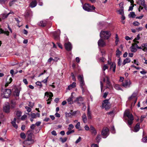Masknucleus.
<instances>
[{"instance_id": "obj_20", "label": "nucleus", "mask_w": 147, "mask_h": 147, "mask_svg": "<svg viewBox=\"0 0 147 147\" xmlns=\"http://www.w3.org/2000/svg\"><path fill=\"white\" fill-rule=\"evenodd\" d=\"M136 44L137 43H135L134 44L132 45V46L130 47V49L131 51L133 52H135L137 51V46Z\"/></svg>"}, {"instance_id": "obj_4", "label": "nucleus", "mask_w": 147, "mask_h": 147, "mask_svg": "<svg viewBox=\"0 0 147 147\" xmlns=\"http://www.w3.org/2000/svg\"><path fill=\"white\" fill-rule=\"evenodd\" d=\"M102 106L106 110H108L110 108L109 99L104 100L102 103Z\"/></svg>"}, {"instance_id": "obj_51", "label": "nucleus", "mask_w": 147, "mask_h": 147, "mask_svg": "<svg viewBox=\"0 0 147 147\" xmlns=\"http://www.w3.org/2000/svg\"><path fill=\"white\" fill-rule=\"evenodd\" d=\"M80 123L79 122H78L77 123V124L75 125V127L77 129H79L80 127Z\"/></svg>"}, {"instance_id": "obj_10", "label": "nucleus", "mask_w": 147, "mask_h": 147, "mask_svg": "<svg viewBox=\"0 0 147 147\" xmlns=\"http://www.w3.org/2000/svg\"><path fill=\"white\" fill-rule=\"evenodd\" d=\"M109 129L107 128H106L102 131L101 134L103 138H106L108 135Z\"/></svg>"}, {"instance_id": "obj_44", "label": "nucleus", "mask_w": 147, "mask_h": 147, "mask_svg": "<svg viewBox=\"0 0 147 147\" xmlns=\"http://www.w3.org/2000/svg\"><path fill=\"white\" fill-rule=\"evenodd\" d=\"M78 113H80V112L78 111H74L73 112L71 113L72 116H75L76 115V114Z\"/></svg>"}, {"instance_id": "obj_43", "label": "nucleus", "mask_w": 147, "mask_h": 147, "mask_svg": "<svg viewBox=\"0 0 147 147\" xmlns=\"http://www.w3.org/2000/svg\"><path fill=\"white\" fill-rule=\"evenodd\" d=\"M16 115L18 117H20L22 115V112L20 111H17L16 112Z\"/></svg>"}, {"instance_id": "obj_5", "label": "nucleus", "mask_w": 147, "mask_h": 147, "mask_svg": "<svg viewBox=\"0 0 147 147\" xmlns=\"http://www.w3.org/2000/svg\"><path fill=\"white\" fill-rule=\"evenodd\" d=\"M110 35V33L107 31H101L100 34V37L105 39H108Z\"/></svg>"}, {"instance_id": "obj_17", "label": "nucleus", "mask_w": 147, "mask_h": 147, "mask_svg": "<svg viewBox=\"0 0 147 147\" xmlns=\"http://www.w3.org/2000/svg\"><path fill=\"white\" fill-rule=\"evenodd\" d=\"M90 130L92 135H95L97 133L96 130L92 125H91L90 126Z\"/></svg>"}, {"instance_id": "obj_19", "label": "nucleus", "mask_w": 147, "mask_h": 147, "mask_svg": "<svg viewBox=\"0 0 147 147\" xmlns=\"http://www.w3.org/2000/svg\"><path fill=\"white\" fill-rule=\"evenodd\" d=\"M140 124L139 123H137L134 127V129L133 131L136 132L138 131L140 129Z\"/></svg>"}, {"instance_id": "obj_55", "label": "nucleus", "mask_w": 147, "mask_h": 147, "mask_svg": "<svg viewBox=\"0 0 147 147\" xmlns=\"http://www.w3.org/2000/svg\"><path fill=\"white\" fill-rule=\"evenodd\" d=\"M31 116L32 118L33 119L36 118V115L35 114L33 113L31 114Z\"/></svg>"}, {"instance_id": "obj_57", "label": "nucleus", "mask_w": 147, "mask_h": 147, "mask_svg": "<svg viewBox=\"0 0 147 147\" xmlns=\"http://www.w3.org/2000/svg\"><path fill=\"white\" fill-rule=\"evenodd\" d=\"M25 109L27 110V111L28 112H30L31 111V109L30 107H25Z\"/></svg>"}, {"instance_id": "obj_39", "label": "nucleus", "mask_w": 147, "mask_h": 147, "mask_svg": "<svg viewBox=\"0 0 147 147\" xmlns=\"http://www.w3.org/2000/svg\"><path fill=\"white\" fill-rule=\"evenodd\" d=\"M20 93V91L18 89H16L14 92V94L17 96H19Z\"/></svg>"}, {"instance_id": "obj_26", "label": "nucleus", "mask_w": 147, "mask_h": 147, "mask_svg": "<svg viewBox=\"0 0 147 147\" xmlns=\"http://www.w3.org/2000/svg\"><path fill=\"white\" fill-rule=\"evenodd\" d=\"M82 120L84 123H87V119L86 114L84 113L83 114L82 116Z\"/></svg>"}, {"instance_id": "obj_32", "label": "nucleus", "mask_w": 147, "mask_h": 147, "mask_svg": "<svg viewBox=\"0 0 147 147\" xmlns=\"http://www.w3.org/2000/svg\"><path fill=\"white\" fill-rule=\"evenodd\" d=\"M117 109L116 107L114 108L113 110L111 111V116L112 115L115 114L117 113Z\"/></svg>"}, {"instance_id": "obj_11", "label": "nucleus", "mask_w": 147, "mask_h": 147, "mask_svg": "<svg viewBox=\"0 0 147 147\" xmlns=\"http://www.w3.org/2000/svg\"><path fill=\"white\" fill-rule=\"evenodd\" d=\"M103 81L106 83V87L107 88H109L110 86V78L108 77H106L103 79Z\"/></svg>"}, {"instance_id": "obj_63", "label": "nucleus", "mask_w": 147, "mask_h": 147, "mask_svg": "<svg viewBox=\"0 0 147 147\" xmlns=\"http://www.w3.org/2000/svg\"><path fill=\"white\" fill-rule=\"evenodd\" d=\"M143 27H139L136 28V30L138 32H139L140 31H141L143 29Z\"/></svg>"}, {"instance_id": "obj_25", "label": "nucleus", "mask_w": 147, "mask_h": 147, "mask_svg": "<svg viewBox=\"0 0 147 147\" xmlns=\"http://www.w3.org/2000/svg\"><path fill=\"white\" fill-rule=\"evenodd\" d=\"M16 119L14 118L13 120L11 121V123L13 126L17 129L18 128V125L16 123Z\"/></svg>"}, {"instance_id": "obj_31", "label": "nucleus", "mask_w": 147, "mask_h": 147, "mask_svg": "<svg viewBox=\"0 0 147 147\" xmlns=\"http://www.w3.org/2000/svg\"><path fill=\"white\" fill-rule=\"evenodd\" d=\"M128 16L129 18H134L136 16L134 12H131L130 13V14Z\"/></svg>"}, {"instance_id": "obj_29", "label": "nucleus", "mask_w": 147, "mask_h": 147, "mask_svg": "<svg viewBox=\"0 0 147 147\" xmlns=\"http://www.w3.org/2000/svg\"><path fill=\"white\" fill-rule=\"evenodd\" d=\"M12 81V79L11 78H9L8 81H7L6 82L5 86V87H7L9 85V84H10Z\"/></svg>"}, {"instance_id": "obj_45", "label": "nucleus", "mask_w": 147, "mask_h": 147, "mask_svg": "<svg viewBox=\"0 0 147 147\" xmlns=\"http://www.w3.org/2000/svg\"><path fill=\"white\" fill-rule=\"evenodd\" d=\"M74 130H69L67 132L66 134L67 135H69L71 134L74 133Z\"/></svg>"}, {"instance_id": "obj_13", "label": "nucleus", "mask_w": 147, "mask_h": 147, "mask_svg": "<svg viewBox=\"0 0 147 147\" xmlns=\"http://www.w3.org/2000/svg\"><path fill=\"white\" fill-rule=\"evenodd\" d=\"M65 47L66 49L68 51H70L72 48V45L69 42L65 43Z\"/></svg>"}, {"instance_id": "obj_6", "label": "nucleus", "mask_w": 147, "mask_h": 147, "mask_svg": "<svg viewBox=\"0 0 147 147\" xmlns=\"http://www.w3.org/2000/svg\"><path fill=\"white\" fill-rule=\"evenodd\" d=\"M11 93V91L10 89H5L3 91L2 96L3 98H7L9 97Z\"/></svg>"}, {"instance_id": "obj_52", "label": "nucleus", "mask_w": 147, "mask_h": 147, "mask_svg": "<svg viewBox=\"0 0 147 147\" xmlns=\"http://www.w3.org/2000/svg\"><path fill=\"white\" fill-rule=\"evenodd\" d=\"M142 140L143 142H147V136H146L145 137H143L142 138Z\"/></svg>"}, {"instance_id": "obj_50", "label": "nucleus", "mask_w": 147, "mask_h": 147, "mask_svg": "<svg viewBox=\"0 0 147 147\" xmlns=\"http://www.w3.org/2000/svg\"><path fill=\"white\" fill-rule=\"evenodd\" d=\"M133 24L135 26H138L140 25V23L139 22L136 21L134 22L133 23Z\"/></svg>"}, {"instance_id": "obj_1", "label": "nucleus", "mask_w": 147, "mask_h": 147, "mask_svg": "<svg viewBox=\"0 0 147 147\" xmlns=\"http://www.w3.org/2000/svg\"><path fill=\"white\" fill-rule=\"evenodd\" d=\"M78 79L80 81V86L82 90V92L84 93L87 90V88L85 85L82 75H79L78 76Z\"/></svg>"}, {"instance_id": "obj_23", "label": "nucleus", "mask_w": 147, "mask_h": 147, "mask_svg": "<svg viewBox=\"0 0 147 147\" xmlns=\"http://www.w3.org/2000/svg\"><path fill=\"white\" fill-rule=\"evenodd\" d=\"M4 33L5 34H6L7 36H8L9 34V32L8 31H4L2 29L0 28V34ZM1 44V41H0V46Z\"/></svg>"}, {"instance_id": "obj_3", "label": "nucleus", "mask_w": 147, "mask_h": 147, "mask_svg": "<svg viewBox=\"0 0 147 147\" xmlns=\"http://www.w3.org/2000/svg\"><path fill=\"white\" fill-rule=\"evenodd\" d=\"M84 9L88 12L92 11L95 9V7L93 5H90L88 3H85L83 5Z\"/></svg>"}, {"instance_id": "obj_16", "label": "nucleus", "mask_w": 147, "mask_h": 147, "mask_svg": "<svg viewBox=\"0 0 147 147\" xmlns=\"http://www.w3.org/2000/svg\"><path fill=\"white\" fill-rule=\"evenodd\" d=\"M28 142H30V144H33L34 142V140L32 139V134H28V136L27 138V140Z\"/></svg>"}, {"instance_id": "obj_38", "label": "nucleus", "mask_w": 147, "mask_h": 147, "mask_svg": "<svg viewBox=\"0 0 147 147\" xmlns=\"http://www.w3.org/2000/svg\"><path fill=\"white\" fill-rule=\"evenodd\" d=\"M20 136L21 138L23 139H25L26 138V135L25 134L24 132H22L21 133Z\"/></svg>"}, {"instance_id": "obj_9", "label": "nucleus", "mask_w": 147, "mask_h": 147, "mask_svg": "<svg viewBox=\"0 0 147 147\" xmlns=\"http://www.w3.org/2000/svg\"><path fill=\"white\" fill-rule=\"evenodd\" d=\"M136 45L138 49H142L145 52L147 53V43H143L140 47H139L137 44Z\"/></svg>"}, {"instance_id": "obj_41", "label": "nucleus", "mask_w": 147, "mask_h": 147, "mask_svg": "<svg viewBox=\"0 0 147 147\" xmlns=\"http://www.w3.org/2000/svg\"><path fill=\"white\" fill-rule=\"evenodd\" d=\"M60 140L61 141L62 143H64L66 142L67 140V138L65 137L64 138H60Z\"/></svg>"}, {"instance_id": "obj_49", "label": "nucleus", "mask_w": 147, "mask_h": 147, "mask_svg": "<svg viewBox=\"0 0 147 147\" xmlns=\"http://www.w3.org/2000/svg\"><path fill=\"white\" fill-rule=\"evenodd\" d=\"M36 84L38 86H40L41 87H42V85L41 84V82L39 81H37L36 83Z\"/></svg>"}, {"instance_id": "obj_27", "label": "nucleus", "mask_w": 147, "mask_h": 147, "mask_svg": "<svg viewBox=\"0 0 147 147\" xmlns=\"http://www.w3.org/2000/svg\"><path fill=\"white\" fill-rule=\"evenodd\" d=\"M13 14V12H10L9 13H8L7 14H3L2 15V18L3 19H4L7 18L8 16L10 14Z\"/></svg>"}, {"instance_id": "obj_60", "label": "nucleus", "mask_w": 147, "mask_h": 147, "mask_svg": "<svg viewBox=\"0 0 147 147\" xmlns=\"http://www.w3.org/2000/svg\"><path fill=\"white\" fill-rule=\"evenodd\" d=\"M82 105H84L83 106V107L82 108V110L83 111L85 110L86 109V105H85V104L84 102H82Z\"/></svg>"}, {"instance_id": "obj_42", "label": "nucleus", "mask_w": 147, "mask_h": 147, "mask_svg": "<svg viewBox=\"0 0 147 147\" xmlns=\"http://www.w3.org/2000/svg\"><path fill=\"white\" fill-rule=\"evenodd\" d=\"M116 40L115 41V44L116 45H117L118 44V41H119V38L118 36L117 35V34L116 35L115 37Z\"/></svg>"}, {"instance_id": "obj_62", "label": "nucleus", "mask_w": 147, "mask_h": 147, "mask_svg": "<svg viewBox=\"0 0 147 147\" xmlns=\"http://www.w3.org/2000/svg\"><path fill=\"white\" fill-rule=\"evenodd\" d=\"M26 115H24L21 118V119L22 120H24L26 118Z\"/></svg>"}, {"instance_id": "obj_30", "label": "nucleus", "mask_w": 147, "mask_h": 147, "mask_svg": "<svg viewBox=\"0 0 147 147\" xmlns=\"http://www.w3.org/2000/svg\"><path fill=\"white\" fill-rule=\"evenodd\" d=\"M46 25V22L45 21H41L39 25L42 27L45 26Z\"/></svg>"}, {"instance_id": "obj_2", "label": "nucleus", "mask_w": 147, "mask_h": 147, "mask_svg": "<svg viewBox=\"0 0 147 147\" xmlns=\"http://www.w3.org/2000/svg\"><path fill=\"white\" fill-rule=\"evenodd\" d=\"M124 116H126L128 118L127 120V124L128 125H131L133 123L134 119L133 116L131 113H130L129 111H125L124 115Z\"/></svg>"}, {"instance_id": "obj_34", "label": "nucleus", "mask_w": 147, "mask_h": 147, "mask_svg": "<svg viewBox=\"0 0 147 147\" xmlns=\"http://www.w3.org/2000/svg\"><path fill=\"white\" fill-rule=\"evenodd\" d=\"M117 12L118 13L121 15H122L124 14L123 9H121L117 10Z\"/></svg>"}, {"instance_id": "obj_61", "label": "nucleus", "mask_w": 147, "mask_h": 147, "mask_svg": "<svg viewBox=\"0 0 147 147\" xmlns=\"http://www.w3.org/2000/svg\"><path fill=\"white\" fill-rule=\"evenodd\" d=\"M141 1V5L144 7H145L146 5L145 3V0Z\"/></svg>"}, {"instance_id": "obj_24", "label": "nucleus", "mask_w": 147, "mask_h": 147, "mask_svg": "<svg viewBox=\"0 0 147 147\" xmlns=\"http://www.w3.org/2000/svg\"><path fill=\"white\" fill-rule=\"evenodd\" d=\"M37 5V2L35 0H33L30 4V6L31 8H33L35 7Z\"/></svg>"}, {"instance_id": "obj_40", "label": "nucleus", "mask_w": 147, "mask_h": 147, "mask_svg": "<svg viewBox=\"0 0 147 147\" xmlns=\"http://www.w3.org/2000/svg\"><path fill=\"white\" fill-rule=\"evenodd\" d=\"M65 116L66 117H72V114H71V113H65Z\"/></svg>"}, {"instance_id": "obj_12", "label": "nucleus", "mask_w": 147, "mask_h": 147, "mask_svg": "<svg viewBox=\"0 0 147 147\" xmlns=\"http://www.w3.org/2000/svg\"><path fill=\"white\" fill-rule=\"evenodd\" d=\"M131 82L129 80H125L124 82H122V85L125 88L129 87Z\"/></svg>"}, {"instance_id": "obj_59", "label": "nucleus", "mask_w": 147, "mask_h": 147, "mask_svg": "<svg viewBox=\"0 0 147 147\" xmlns=\"http://www.w3.org/2000/svg\"><path fill=\"white\" fill-rule=\"evenodd\" d=\"M81 140V137L80 136L79 137L78 139L76 140V141L75 142V143L76 144H77L79 142H80Z\"/></svg>"}, {"instance_id": "obj_35", "label": "nucleus", "mask_w": 147, "mask_h": 147, "mask_svg": "<svg viewBox=\"0 0 147 147\" xmlns=\"http://www.w3.org/2000/svg\"><path fill=\"white\" fill-rule=\"evenodd\" d=\"M114 88L116 90H123L119 84H115L114 86Z\"/></svg>"}, {"instance_id": "obj_18", "label": "nucleus", "mask_w": 147, "mask_h": 147, "mask_svg": "<svg viewBox=\"0 0 147 147\" xmlns=\"http://www.w3.org/2000/svg\"><path fill=\"white\" fill-rule=\"evenodd\" d=\"M73 93H71L70 96L67 99V102L69 104L71 105L73 104L74 103L73 98H74V96L72 95Z\"/></svg>"}, {"instance_id": "obj_14", "label": "nucleus", "mask_w": 147, "mask_h": 147, "mask_svg": "<svg viewBox=\"0 0 147 147\" xmlns=\"http://www.w3.org/2000/svg\"><path fill=\"white\" fill-rule=\"evenodd\" d=\"M98 46L100 47H103L105 46L106 44L104 41L102 39H100L98 42Z\"/></svg>"}, {"instance_id": "obj_36", "label": "nucleus", "mask_w": 147, "mask_h": 147, "mask_svg": "<svg viewBox=\"0 0 147 147\" xmlns=\"http://www.w3.org/2000/svg\"><path fill=\"white\" fill-rule=\"evenodd\" d=\"M101 139V136L100 135H98L96 138V142L99 143L100 142Z\"/></svg>"}, {"instance_id": "obj_54", "label": "nucleus", "mask_w": 147, "mask_h": 147, "mask_svg": "<svg viewBox=\"0 0 147 147\" xmlns=\"http://www.w3.org/2000/svg\"><path fill=\"white\" fill-rule=\"evenodd\" d=\"M74 127L72 124H70L69 125V127L68 128V130H71V129H72L74 128Z\"/></svg>"}, {"instance_id": "obj_37", "label": "nucleus", "mask_w": 147, "mask_h": 147, "mask_svg": "<svg viewBox=\"0 0 147 147\" xmlns=\"http://www.w3.org/2000/svg\"><path fill=\"white\" fill-rule=\"evenodd\" d=\"M26 15L27 17H31L32 16V12L30 11H28L26 12Z\"/></svg>"}, {"instance_id": "obj_22", "label": "nucleus", "mask_w": 147, "mask_h": 147, "mask_svg": "<svg viewBox=\"0 0 147 147\" xmlns=\"http://www.w3.org/2000/svg\"><path fill=\"white\" fill-rule=\"evenodd\" d=\"M83 101V99L82 97L80 96L76 98L74 102H76L78 104H79L80 102H82Z\"/></svg>"}, {"instance_id": "obj_15", "label": "nucleus", "mask_w": 147, "mask_h": 147, "mask_svg": "<svg viewBox=\"0 0 147 147\" xmlns=\"http://www.w3.org/2000/svg\"><path fill=\"white\" fill-rule=\"evenodd\" d=\"M60 31L59 30L56 32H53V36L55 40H59V35L60 33Z\"/></svg>"}, {"instance_id": "obj_47", "label": "nucleus", "mask_w": 147, "mask_h": 147, "mask_svg": "<svg viewBox=\"0 0 147 147\" xmlns=\"http://www.w3.org/2000/svg\"><path fill=\"white\" fill-rule=\"evenodd\" d=\"M121 54V52L120 51L119 49H117L116 51V55H120Z\"/></svg>"}, {"instance_id": "obj_58", "label": "nucleus", "mask_w": 147, "mask_h": 147, "mask_svg": "<svg viewBox=\"0 0 147 147\" xmlns=\"http://www.w3.org/2000/svg\"><path fill=\"white\" fill-rule=\"evenodd\" d=\"M108 94V92H105L104 93V94H103V97L104 98H106Z\"/></svg>"}, {"instance_id": "obj_48", "label": "nucleus", "mask_w": 147, "mask_h": 147, "mask_svg": "<svg viewBox=\"0 0 147 147\" xmlns=\"http://www.w3.org/2000/svg\"><path fill=\"white\" fill-rule=\"evenodd\" d=\"M140 38V34H138L134 40V42H136V41H137V40H138Z\"/></svg>"}, {"instance_id": "obj_7", "label": "nucleus", "mask_w": 147, "mask_h": 147, "mask_svg": "<svg viewBox=\"0 0 147 147\" xmlns=\"http://www.w3.org/2000/svg\"><path fill=\"white\" fill-rule=\"evenodd\" d=\"M45 95L49 98L47 100V104H50L51 103V101L52 97L53 96V94L52 92H46L45 93Z\"/></svg>"}, {"instance_id": "obj_56", "label": "nucleus", "mask_w": 147, "mask_h": 147, "mask_svg": "<svg viewBox=\"0 0 147 147\" xmlns=\"http://www.w3.org/2000/svg\"><path fill=\"white\" fill-rule=\"evenodd\" d=\"M108 66L106 64L104 65L103 67H102V70L103 71H105L106 69H108Z\"/></svg>"}, {"instance_id": "obj_53", "label": "nucleus", "mask_w": 147, "mask_h": 147, "mask_svg": "<svg viewBox=\"0 0 147 147\" xmlns=\"http://www.w3.org/2000/svg\"><path fill=\"white\" fill-rule=\"evenodd\" d=\"M120 56H118V57L119 58L118 59V66H120L121 65V58L119 57Z\"/></svg>"}, {"instance_id": "obj_64", "label": "nucleus", "mask_w": 147, "mask_h": 147, "mask_svg": "<svg viewBox=\"0 0 147 147\" xmlns=\"http://www.w3.org/2000/svg\"><path fill=\"white\" fill-rule=\"evenodd\" d=\"M105 61V59L103 57H102L100 59V62H104Z\"/></svg>"}, {"instance_id": "obj_33", "label": "nucleus", "mask_w": 147, "mask_h": 147, "mask_svg": "<svg viewBox=\"0 0 147 147\" xmlns=\"http://www.w3.org/2000/svg\"><path fill=\"white\" fill-rule=\"evenodd\" d=\"M87 116L88 119H92V114L90 111L87 112Z\"/></svg>"}, {"instance_id": "obj_46", "label": "nucleus", "mask_w": 147, "mask_h": 147, "mask_svg": "<svg viewBox=\"0 0 147 147\" xmlns=\"http://www.w3.org/2000/svg\"><path fill=\"white\" fill-rule=\"evenodd\" d=\"M111 132L113 134H115V128L114 126L111 127Z\"/></svg>"}, {"instance_id": "obj_21", "label": "nucleus", "mask_w": 147, "mask_h": 147, "mask_svg": "<svg viewBox=\"0 0 147 147\" xmlns=\"http://www.w3.org/2000/svg\"><path fill=\"white\" fill-rule=\"evenodd\" d=\"M76 83L75 82H73L71 84L69 85L67 88V89L70 90L76 86Z\"/></svg>"}, {"instance_id": "obj_28", "label": "nucleus", "mask_w": 147, "mask_h": 147, "mask_svg": "<svg viewBox=\"0 0 147 147\" xmlns=\"http://www.w3.org/2000/svg\"><path fill=\"white\" fill-rule=\"evenodd\" d=\"M130 59L129 58H127L124 60L123 63V65H124L126 63L130 62Z\"/></svg>"}, {"instance_id": "obj_8", "label": "nucleus", "mask_w": 147, "mask_h": 147, "mask_svg": "<svg viewBox=\"0 0 147 147\" xmlns=\"http://www.w3.org/2000/svg\"><path fill=\"white\" fill-rule=\"evenodd\" d=\"M10 107L9 103L6 102L3 107V110L6 113H8L10 111Z\"/></svg>"}]
</instances>
